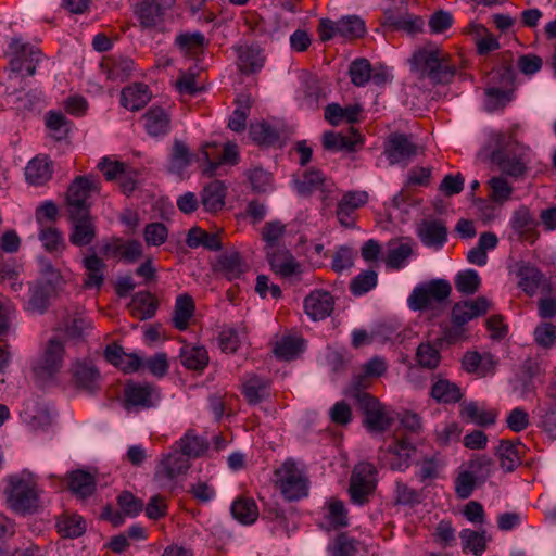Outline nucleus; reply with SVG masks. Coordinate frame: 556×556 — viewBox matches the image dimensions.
Wrapping results in <instances>:
<instances>
[{
  "instance_id": "1",
  "label": "nucleus",
  "mask_w": 556,
  "mask_h": 556,
  "mask_svg": "<svg viewBox=\"0 0 556 556\" xmlns=\"http://www.w3.org/2000/svg\"><path fill=\"white\" fill-rule=\"evenodd\" d=\"M412 72L419 79H428L432 85H448L457 68L451 55L437 45L428 43L414 51L409 60Z\"/></svg>"
},
{
  "instance_id": "2",
  "label": "nucleus",
  "mask_w": 556,
  "mask_h": 556,
  "mask_svg": "<svg viewBox=\"0 0 556 556\" xmlns=\"http://www.w3.org/2000/svg\"><path fill=\"white\" fill-rule=\"evenodd\" d=\"M490 143L493 146L490 159L500 170L511 177H520L527 170L528 157L526 148L514 138L513 130L508 134L492 132Z\"/></svg>"
},
{
  "instance_id": "3",
  "label": "nucleus",
  "mask_w": 556,
  "mask_h": 556,
  "mask_svg": "<svg viewBox=\"0 0 556 556\" xmlns=\"http://www.w3.org/2000/svg\"><path fill=\"white\" fill-rule=\"evenodd\" d=\"M5 495L9 508L16 514H31L39 507L38 490L30 480L10 477Z\"/></svg>"
},
{
  "instance_id": "4",
  "label": "nucleus",
  "mask_w": 556,
  "mask_h": 556,
  "mask_svg": "<svg viewBox=\"0 0 556 556\" xmlns=\"http://www.w3.org/2000/svg\"><path fill=\"white\" fill-rule=\"evenodd\" d=\"M451 292L452 288L447 280L434 279L416 286L407 303L413 311L432 309L445 302Z\"/></svg>"
},
{
  "instance_id": "5",
  "label": "nucleus",
  "mask_w": 556,
  "mask_h": 556,
  "mask_svg": "<svg viewBox=\"0 0 556 556\" xmlns=\"http://www.w3.org/2000/svg\"><path fill=\"white\" fill-rule=\"evenodd\" d=\"M276 484L287 501H299L308 494V481L292 459L275 471Z\"/></svg>"
},
{
  "instance_id": "6",
  "label": "nucleus",
  "mask_w": 556,
  "mask_h": 556,
  "mask_svg": "<svg viewBox=\"0 0 556 556\" xmlns=\"http://www.w3.org/2000/svg\"><path fill=\"white\" fill-rule=\"evenodd\" d=\"M377 486V470L370 463L362 462L355 465L349 485L351 502L363 506L369 502Z\"/></svg>"
},
{
  "instance_id": "7",
  "label": "nucleus",
  "mask_w": 556,
  "mask_h": 556,
  "mask_svg": "<svg viewBox=\"0 0 556 556\" xmlns=\"http://www.w3.org/2000/svg\"><path fill=\"white\" fill-rule=\"evenodd\" d=\"M64 354V344L56 339H50L41 355L33 364L36 379L42 382L53 379L63 367Z\"/></svg>"
},
{
  "instance_id": "8",
  "label": "nucleus",
  "mask_w": 556,
  "mask_h": 556,
  "mask_svg": "<svg viewBox=\"0 0 556 556\" xmlns=\"http://www.w3.org/2000/svg\"><path fill=\"white\" fill-rule=\"evenodd\" d=\"M99 190L98 184L89 176H77L68 186L65 203L67 214L91 213V193Z\"/></svg>"
},
{
  "instance_id": "9",
  "label": "nucleus",
  "mask_w": 556,
  "mask_h": 556,
  "mask_svg": "<svg viewBox=\"0 0 556 556\" xmlns=\"http://www.w3.org/2000/svg\"><path fill=\"white\" fill-rule=\"evenodd\" d=\"M159 401L160 393L152 384L130 382L124 388L123 407L129 413L155 407Z\"/></svg>"
},
{
  "instance_id": "10",
  "label": "nucleus",
  "mask_w": 556,
  "mask_h": 556,
  "mask_svg": "<svg viewBox=\"0 0 556 556\" xmlns=\"http://www.w3.org/2000/svg\"><path fill=\"white\" fill-rule=\"evenodd\" d=\"M293 187L301 197L320 193L323 202L329 200L334 191V182L319 169H307L293 179Z\"/></svg>"
},
{
  "instance_id": "11",
  "label": "nucleus",
  "mask_w": 556,
  "mask_h": 556,
  "mask_svg": "<svg viewBox=\"0 0 556 556\" xmlns=\"http://www.w3.org/2000/svg\"><path fill=\"white\" fill-rule=\"evenodd\" d=\"M357 404L365 415L364 425L369 431L383 432L391 426L393 419L380 402L369 393L357 394Z\"/></svg>"
},
{
  "instance_id": "12",
  "label": "nucleus",
  "mask_w": 556,
  "mask_h": 556,
  "mask_svg": "<svg viewBox=\"0 0 556 556\" xmlns=\"http://www.w3.org/2000/svg\"><path fill=\"white\" fill-rule=\"evenodd\" d=\"M140 26L144 30L166 31V9L160 0H139L134 9Z\"/></svg>"
},
{
  "instance_id": "13",
  "label": "nucleus",
  "mask_w": 556,
  "mask_h": 556,
  "mask_svg": "<svg viewBox=\"0 0 556 556\" xmlns=\"http://www.w3.org/2000/svg\"><path fill=\"white\" fill-rule=\"evenodd\" d=\"M9 47L13 54L10 61L12 71H26L28 76H34L42 55L40 49L29 43H23L20 39H12Z\"/></svg>"
},
{
  "instance_id": "14",
  "label": "nucleus",
  "mask_w": 556,
  "mask_h": 556,
  "mask_svg": "<svg viewBox=\"0 0 556 556\" xmlns=\"http://www.w3.org/2000/svg\"><path fill=\"white\" fill-rule=\"evenodd\" d=\"M266 257L271 270L285 279L300 277L302 265L294 258L292 253L283 245L266 248Z\"/></svg>"
},
{
  "instance_id": "15",
  "label": "nucleus",
  "mask_w": 556,
  "mask_h": 556,
  "mask_svg": "<svg viewBox=\"0 0 556 556\" xmlns=\"http://www.w3.org/2000/svg\"><path fill=\"white\" fill-rule=\"evenodd\" d=\"M418 147L412 136L393 132L389 136L384 148V154L390 165H406L416 154Z\"/></svg>"
},
{
  "instance_id": "16",
  "label": "nucleus",
  "mask_w": 556,
  "mask_h": 556,
  "mask_svg": "<svg viewBox=\"0 0 556 556\" xmlns=\"http://www.w3.org/2000/svg\"><path fill=\"white\" fill-rule=\"evenodd\" d=\"M70 228V242L78 248L91 244L97 237V226L91 213L67 214Z\"/></svg>"
},
{
  "instance_id": "17",
  "label": "nucleus",
  "mask_w": 556,
  "mask_h": 556,
  "mask_svg": "<svg viewBox=\"0 0 556 556\" xmlns=\"http://www.w3.org/2000/svg\"><path fill=\"white\" fill-rule=\"evenodd\" d=\"M369 195L363 190H351L345 192L338 202L336 215L341 226L353 228L355 226L356 211L364 206Z\"/></svg>"
},
{
  "instance_id": "18",
  "label": "nucleus",
  "mask_w": 556,
  "mask_h": 556,
  "mask_svg": "<svg viewBox=\"0 0 556 556\" xmlns=\"http://www.w3.org/2000/svg\"><path fill=\"white\" fill-rule=\"evenodd\" d=\"M416 235L425 247L440 250L447 241V227L441 219H422Z\"/></svg>"
},
{
  "instance_id": "19",
  "label": "nucleus",
  "mask_w": 556,
  "mask_h": 556,
  "mask_svg": "<svg viewBox=\"0 0 556 556\" xmlns=\"http://www.w3.org/2000/svg\"><path fill=\"white\" fill-rule=\"evenodd\" d=\"M416 447L405 439L395 438L384 450L383 462L394 471H404L409 467V460Z\"/></svg>"
},
{
  "instance_id": "20",
  "label": "nucleus",
  "mask_w": 556,
  "mask_h": 556,
  "mask_svg": "<svg viewBox=\"0 0 556 556\" xmlns=\"http://www.w3.org/2000/svg\"><path fill=\"white\" fill-rule=\"evenodd\" d=\"M100 68L106 76V79L114 83H123L131 76L135 71V63L128 56L111 54L102 59Z\"/></svg>"
},
{
  "instance_id": "21",
  "label": "nucleus",
  "mask_w": 556,
  "mask_h": 556,
  "mask_svg": "<svg viewBox=\"0 0 556 556\" xmlns=\"http://www.w3.org/2000/svg\"><path fill=\"white\" fill-rule=\"evenodd\" d=\"M237 65L242 74L250 75L260 72L266 61L263 49L255 45H238L233 47Z\"/></svg>"
},
{
  "instance_id": "22",
  "label": "nucleus",
  "mask_w": 556,
  "mask_h": 556,
  "mask_svg": "<svg viewBox=\"0 0 556 556\" xmlns=\"http://www.w3.org/2000/svg\"><path fill=\"white\" fill-rule=\"evenodd\" d=\"M71 371L73 382L78 389L90 394L100 390L101 375L92 363L78 361L72 366Z\"/></svg>"
},
{
  "instance_id": "23",
  "label": "nucleus",
  "mask_w": 556,
  "mask_h": 556,
  "mask_svg": "<svg viewBox=\"0 0 556 556\" xmlns=\"http://www.w3.org/2000/svg\"><path fill=\"white\" fill-rule=\"evenodd\" d=\"M333 306V296L324 290H314L304 299V311L315 321L330 316Z\"/></svg>"
},
{
  "instance_id": "24",
  "label": "nucleus",
  "mask_w": 556,
  "mask_h": 556,
  "mask_svg": "<svg viewBox=\"0 0 556 556\" xmlns=\"http://www.w3.org/2000/svg\"><path fill=\"white\" fill-rule=\"evenodd\" d=\"M490 308V302L484 296L456 303L452 309V323L464 326L471 319L483 315Z\"/></svg>"
},
{
  "instance_id": "25",
  "label": "nucleus",
  "mask_w": 556,
  "mask_h": 556,
  "mask_svg": "<svg viewBox=\"0 0 556 556\" xmlns=\"http://www.w3.org/2000/svg\"><path fill=\"white\" fill-rule=\"evenodd\" d=\"M189 467V457L184 452L176 451L161 460L155 472V479L174 480L178 476L186 473Z\"/></svg>"
},
{
  "instance_id": "26",
  "label": "nucleus",
  "mask_w": 556,
  "mask_h": 556,
  "mask_svg": "<svg viewBox=\"0 0 556 556\" xmlns=\"http://www.w3.org/2000/svg\"><path fill=\"white\" fill-rule=\"evenodd\" d=\"M517 277L519 279V288L530 296L538 291L542 292L545 289L551 290L552 282L546 280L536 267L529 264L519 266Z\"/></svg>"
},
{
  "instance_id": "27",
  "label": "nucleus",
  "mask_w": 556,
  "mask_h": 556,
  "mask_svg": "<svg viewBox=\"0 0 556 556\" xmlns=\"http://www.w3.org/2000/svg\"><path fill=\"white\" fill-rule=\"evenodd\" d=\"M83 266L86 270L83 288L100 290L104 283V271L106 269L104 261L92 252L83 258Z\"/></svg>"
},
{
  "instance_id": "28",
  "label": "nucleus",
  "mask_w": 556,
  "mask_h": 556,
  "mask_svg": "<svg viewBox=\"0 0 556 556\" xmlns=\"http://www.w3.org/2000/svg\"><path fill=\"white\" fill-rule=\"evenodd\" d=\"M146 131L149 136L160 138L170 130V117L161 106L150 108L142 116Z\"/></svg>"
},
{
  "instance_id": "29",
  "label": "nucleus",
  "mask_w": 556,
  "mask_h": 556,
  "mask_svg": "<svg viewBox=\"0 0 556 556\" xmlns=\"http://www.w3.org/2000/svg\"><path fill=\"white\" fill-rule=\"evenodd\" d=\"M227 187L222 180H213L201 191V204L205 212L217 213L225 206Z\"/></svg>"
},
{
  "instance_id": "30",
  "label": "nucleus",
  "mask_w": 556,
  "mask_h": 556,
  "mask_svg": "<svg viewBox=\"0 0 556 556\" xmlns=\"http://www.w3.org/2000/svg\"><path fill=\"white\" fill-rule=\"evenodd\" d=\"M242 394L249 404L256 405L270 395V381L258 375H249L242 382Z\"/></svg>"
},
{
  "instance_id": "31",
  "label": "nucleus",
  "mask_w": 556,
  "mask_h": 556,
  "mask_svg": "<svg viewBox=\"0 0 556 556\" xmlns=\"http://www.w3.org/2000/svg\"><path fill=\"white\" fill-rule=\"evenodd\" d=\"M53 174L52 163L46 155H37L25 167V178L33 186H42Z\"/></svg>"
},
{
  "instance_id": "32",
  "label": "nucleus",
  "mask_w": 556,
  "mask_h": 556,
  "mask_svg": "<svg viewBox=\"0 0 556 556\" xmlns=\"http://www.w3.org/2000/svg\"><path fill=\"white\" fill-rule=\"evenodd\" d=\"M151 92L148 85L135 83L125 87L121 92V104L130 111H139L148 104Z\"/></svg>"
},
{
  "instance_id": "33",
  "label": "nucleus",
  "mask_w": 556,
  "mask_h": 556,
  "mask_svg": "<svg viewBox=\"0 0 556 556\" xmlns=\"http://www.w3.org/2000/svg\"><path fill=\"white\" fill-rule=\"evenodd\" d=\"M460 416L467 422L480 427L492 426L496 421L497 413L493 409H486L477 402H468L462 405Z\"/></svg>"
},
{
  "instance_id": "34",
  "label": "nucleus",
  "mask_w": 556,
  "mask_h": 556,
  "mask_svg": "<svg viewBox=\"0 0 556 556\" xmlns=\"http://www.w3.org/2000/svg\"><path fill=\"white\" fill-rule=\"evenodd\" d=\"M56 531L63 539H77L87 530L86 520L77 514H62L56 519Z\"/></svg>"
},
{
  "instance_id": "35",
  "label": "nucleus",
  "mask_w": 556,
  "mask_h": 556,
  "mask_svg": "<svg viewBox=\"0 0 556 556\" xmlns=\"http://www.w3.org/2000/svg\"><path fill=\"white\" fill-rule=\"evenodd\" d=\"M231 515L241 525L250 526L257 520L260 511L253 498L240 496L231 505Z\"/></svg>"
},
{
  "instance_id": "36",
  "label": "nucleus",
  "mask_w": 556,
  "mask_h": 556,
  "mask_svg": "<svg viewBox=\"0 0 556 556\" xmlns=\"http://www.w3.org/2000/svg\"><path fill=\"white\" fill-rule=\"evenodd\" d=\"M384 25L394 30H403L407 34L414 35L421 31L424 21L421 17L409 13L394 14L390 12L386 14Z\"/></svg>"
},
{
  "instance_id": "37",
  "label": "nucleus",
  "mask_w": 556,
  "mask_h": 556,
  "mask_svg": "<svg viewBox=\"0 0 556 556\" xmlns=\"http://www.w3.org/2000/svg\"><path fill=\"white\" fill-rule=\"evenodd\" d=\"M128 307L136 318L150 319L155 315L157 301L150 292H138L131 299Z\"/></svg>"
},
{
  "instance_id": "38",
  "label": "nucleus",
  "mask_w": 556,
  "mask_h": 556,
  "mask_svg": "<svg viewBox=\"0 0 556 556\" xmlns=\"http://www.w3.org/2000/svg\"><path fill=\"white\" fill-rule=\"evenodd\" d=\"M70 490L80 498L89 497L96 490L94 477L85 470L72 471L68 479Z\"/></svg>"
},
{
  "instance_id": "39",
  "label": "nucleus",
  "mask_w": 556,
  "mask_h": 556,
  "mask_svg": "<svg viewBox=\"0 0 556 556\" xmlns=\"http://www.w3.org/2000/svg\"><path fill=\"white\" fill-rule=\"evenodd\" d=\"M195 306L193 299L185 293L180 294L176 299L173 324L178 330H186L189 326V321L193 316Z\"/></svg>"
},
{
  "instance_id": "40",
  "label": "nucleus",
  "mask_w": 556,
  "mask_h": 556,
  "mask_svg": "<svg viewBox=\"0 0 556 556\" xmlns=\"http://www.w3.org/2000/svg\"><path fill=\"white\" fill-rule=\"evenodd\" d=\"M186 244L191 249H197L199 247H203L210 251H218L222 249L218 235L210 233L197 226L189 229L186 238Z\"/></svg>"
},
{
  "instance_id": "41",
  "label": "nucleus",
  "mask_w": 556,
  "mask_h": 556,
  "mask_svg": "<svg viewBox=\"0 0 556 556\" xmlns=\"http://www.w3.org/2000/svg\"><path fill=\"white\" fill-rule=\"evenodd\" d=\"M51 287L48 283L36 282L29 287L27 311L43 314L49 306Z\"/></svg>"
},
{
  "instance_id": "42",
  "label": "nucleus",
  "mask_w": 556,
  "mask_h": 556,
  "mask_svg": "<svg viewBox=\"0 0 556 556\" xmlns=\"http://www.w3.org/2000/svg\"><path fill=\"white\" fill-rule=\"evenodd\" d=\"M444 466V462L440 454L435 453L432 455L424 456L417 462L416 477L420 482H427L434 480L439 477L441 469Z\"/></svg>"
},
{
  "instance_id": "43",
  "label": "nucleus",
  "mask_w": 556,
  "mask_h": 556,
  "mask_svg": "<svg viewBox=\"0 0 556 556\" xmlns=\"http://www.w3.org/2000/svg\"><path fill=\"white\" fill-rule=\"evenodd\" d=\"M361 113L359 105H349L342 108L338 103L328 104L325 109V118L333 126L339 125L342 121L355 123Z\"/></svg>"
},
{
  "instance_id": "44",
  "label": "nucleus",
  "mask_w": 556,
  "mask_h": 556,
  "mask_svg": "<svg viewBox=\"0 0 556 556\" xmlns=\"http://www.w3.org/2000/svg\"><path fill=\"white\" fill-rule=\"evenodd\" d=\"M431 396L440 403H456L463 397L459 387L446 379H439L431 388Z\"/></svg>"
},
{
  "instance_id": "45",
  "label": "nucleus",
  "mask_w": 556,
  "mask_h": 556,
  "mask_svg": "<svg viewBox=\"0 0 556 556\" xmlns=\"http://www.w3.org/2000/svg\"><path fill=\"white\" fill-rule=\"evenodd\" d=\"M413 254V248L407 242L391 241L388 245L386 264L393 269H401Z\"/></svg>"
},
{
  "instance_id": "46",
  "label": "nucleus",
  "mask_w": 556,
  "mask_h": 556,
  "mask_svg": "<svg viewBox=\"0 0 556 556\" xmlns=\"http://www.w3.org/2000/svg\"><path fill=\"white\" fill-rule=\"evenodd\" d=\"M210 147H212V144L206 143L202 148V153L204 154L207 161V167L204 169V174L213 176L220 164L228 163L235 165L239 162V152L237 144L230 142L226 143L223 150V154L218 159V161L210 160L208 152L206 151V149Z\"/></svg>"
},
{
  "instance_id": "47",
  "label": "nucleus",
  "mask_w": 556,
  "mask_h": 556,
  "mask_svg": "<svg viewBox=\"0 0 556 556\" xmlns=\"http://www.w3.org/2000/svg\"><path fill=\"white\" fill-rule=\"evenodd\" d=\"M181 364L191 370H203L208 364V354L204 346H185L180 352Z\"/></svg>"
},
{
  "instance_id": "48",
  "label": "nucleus",
  "mask_w": 556,
  "mask_h": 556,
  "mask_svg": "<svg viewBox=\"0 0 556 556\" xmlns=\"http://www.w3.org/2000/svg\"><path fill=\"white\" fill-rule=\"evenodd\" d=\"M45 250L51 254L60 255L66 249V242L62 231L55 227H43L38 235Z\"/></svg>"
},
{
  "instance_id": "49",
  "label": "nucleus",
  "mask_w": 556,
  "mask_h": 556,
  "mask_svg": "<svg viewBox=\"0 0 556 556\" xmlns=\"http://www.w3.org/2000/svg\"><path fill=\"white\" fill-rule=\"evenodd\" d=\"M191 164V153L187 144L180 140L173 143L168 170L174 174H181Z\"/></svg>"
},
{
  "instance_id": "50",
  "label": "nucleus",
  "mask_w": 556,
  "mask_h": 556,
  "mask_svg": "<svg viewBox=\"0 0 556 556\" xmlns=\"http://www.w3.org/2000/svg\"><path fill=\"white\" fill-rule=\"evenodd\" d=\"M249 134L254 142L263 146H274L280 139L278 130L266 122L251 124Z\"/></svg>"
},
{
  "instance_id": "51",
  "label": "nucleus",
  "mask_w": 556,
  "mask_h": 556,
  "mask_svg": "<svg viewBox=\"0 0 556 556\" xmlns=\"http://www.w3.org/2000/svg\"><path fill=\"white\" fill-rule=\"evenodd\" d=\"M463 549L470 551L476 556H481L486 549L485 531H475L471 529H463L459 533Z\"/></svg>"
},
{
  "instance_id": "52",
  "label": "nucleus",
  "mask_w": 556,
  "mask_h": 556,
  "mask_svg": "<svg viewBox=\"0 0 556 556\" xmlns=\"http://www.w3.org/2000/svg\"><path fill=\"white\" fill-rule=\"evenodd\" d=\"M366 33L364 20L357 15H346L339 20V36L345 39L361 38Z\"/></svg>"
},
{
  "instance_id": "53",
  "label": "nucleus",
  "mask_w": 556,
  "mask_h": 556,
  "mask_svg": "<svg viewBox=\"0 0 556 556\" xmlns=\"http://www.w3.org/2000/svg\"><path fill=\"white\" fill-rule=\"evenodd\" d=\"M45 124L56 140L66 138L71 130V121L59 111H49L46 114Z\"/></svg>"
},
{
  "instance_id": "54",
  "label": "nucleus",
  "mask_w": 556,
  "mask_h": 556,
  "mask_svg": "<svg viewBox=\"0 0 556 556\" xmlns=\"http://www.w3.org/2000/svg\"><path fill=\"white\" fill-rule=\"evenodd\" d=\"M470 31L476 36V43L479 54H488L500 48L497 38L486 27L480 24H472Z\"/></svg>"
},
{
  "instance_id": "55",
  "label": "nucleus",
  "mask_w": 556,
  "mask_h": 556,
  "mask_svg": "<svg viewBox=\"0 0 556 556\" xmlns=\"http://www.w3.org/2000/svg\"><path fill=\"white\" fill-rule=\"evenodd\" d=\"M378 283V274L372 270H363L350 282V291L355 296H361L375 289Z\"/></svg>"
},
{
  "instance_id": "56",
  "label": "nucleus",
  "mask_w": 556,
  "mask_h": 556,
  "mask_svg": "<svg viewBox=\"0 0 556 556\" xmlns=\"http://www.w3.org/2000/svg\"><path fill=\"white\" fill-rule=\"evenodd\" d=\"M371 72V64L365 58L355 59L349 66L351 83L356 87H364L368 81H370Z\"/></svg>"
},
{
  "instance_id": "57",
  "label": "nucleus",
  "mask_w": 556,
  "mask_h": 556,
  "mask_svg": "<svg viewBox=\"0 0 556 556\" xmlns=\"http://www.w3.org/2000/svg\"><path fill=\"white\" fill-rule=\"evenodd\" d=\"M513 89L497 87L495 85L490 86L485 89V106L490 112L503 109L507 103L511 101Z\"/></svg>"
},
{
  "instance_id": "58",
  "label": "nucleus",
  "mask_w": 556,
  "mask_h": 556,
  "mask_svg": "<svg viewBox=\"0 0 556 556\" xmlns=\"http://www.w3.org/2000/svg\"><path fill=\"white\" fill-rule=\"evenodd\" d=\"M500 466L506 472H511L520 464L517 446L510 441H501L497 447Z\"/></svg>"
},
{
  "instance_id": "59",
  "label": "nucleus",
  "mask_w": 556,
  "mask_h": 556,
  "mask_svg": "<svg viewBox=\"0 0 556 556\" xmlns=\"http://www.w3.org/2000/svg\"><path fill=\"white\" fill-rule=\"evenodd\" d=\"M218 266L229 280L237 279L244 273V265L238 252L222 255L218 260Z\"/></svg>"
},
{
  "instance_id": "60",
  "label": "nucleus",
  "mask_w": 556,
  "mask_h": 556,
  "mask_svg": "<svg viewBox=\"0 0 556 556\" xmlns=\"http://www.w3.org/2000/svg\"><path fill=\"white\" fill-rule=\"evenodd\" d=\"M535 345L541 350H549L556 342V326L551 321L540 323L533 331Z\"/></svg>"
},
{
  "instance_id": "61",
  "label": "nucleus",
  "mask_w": 556,
  "mask_h": 556,
  "mask_svg": "<svg viewBox=\"0 0 556 556\" xmlns=\"http://www.w3.org/2000/svg\"><path fill=\"white\" fill-rule=\"evenodd\" d=\"M178 444L180 451L188 457H199L207 450L206 441L195 435L191 430L186 432Z\"/></svg>"
},
{
  "instance_id": "62",
  "label": "nucleus",
  "mask_w": 556,
  "mask_h": 556,
  "mask_svg": "<svg viewBox=\"0 0 556 556\" xmlns=\"http://www.w3.org/2000/svg\"><path fill=\"white\" fill-rule=\"evenodd\" d=\"M481 279L475 269L459 271L455 277V287L463 294H473L479 290Z\"/></svg>"
},
{
  "instance_id": "63",
  "label": "nucleus",
  "mask_w": 556,
  "mask_h": 556,
  "mask_svg": "<svg viewBox=\"0 0 556 556\" xmlns=\"http://www.w3.org/2000/svg\"><path fill=\"white\" fill-rule=\"evenodd\" d=\"M462 434L460 426L455 421H445L434 430V440L440 446H448L452 442L459 440Z\"/></svg>"
},
{
  "instance_id": "64",
  "label": "nucleus",
  "mask_w": 556,
  "mask_h": 556,
  "mask_svg": "<svg viewBox=\"0 0 556 556\" xmlns=\"http://www.w3.org/2000/svg\"><path fill=\"white\" fill-rule=\"evenodd\" d=\"M247 177L254 192L265 193L273 189V175L262 167L251 168Z\"/></svg>"
}]
</instances>
